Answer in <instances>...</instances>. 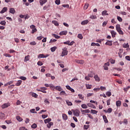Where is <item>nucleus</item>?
<instances>
[{
    "label": "nucleus",
    "instance_id": "nucleus-64",
    "mask_svg": "<svg viewBox=\"0 0 130 130\" xmlns=\"http://www.w3.org/2000/svg\"><path fill=\"white\" fill-rule=\"evenodd\" d=\"M42 38H43V37H42V36H40V37H38L37 38V39L38 40H41V39H42Z\"/></svg>",
    "mask_w": 130,
    "mask_h": 130
},
{
    "label": "nucleus",
    "instance_id": "nucleus-55",
    "mask_svg": "<svg viewBox=\"0 0 130 130\" xmlns=\"http://www.w3.org/2000/svg\"><path fill=\"white\" fill-rule=\"evenodd\" d=\"M37 64L38 66H43V63L41 61H39Z\"/></svg>",
    "mask_w": 130,
    "mask_h": 130
},
{
    "label": "nucleus",
    "instance_id": "nucleus-14",
    "mask_svg": "<svg viewBox=\"0 0 130 130\" xmlns=\"http://www.w3.org/2000/svg\"><path fill=\"white\" fill-rule=\"evenodd\" d=\"M46 3H47V0H40V4L41 6H43L44 4H46Z\"/></svg>",
    "mask_w": 130,
    "mask_h": 130
},
{
    "label": "nucleus",
    "instance_id": "nucleus-44",
    "mask_svg": "<svg viewBox=\"0 0 130 130\" xmlns=\"http://www.w3.org/2000/svg\"><path fill=\"white\" fill-rule=\"evenodd\" d=\"M78 38L79 39H83V35L81 34H79L78 35Z\"/></svg>",
    "mask_w": 130,
    "mask_h": 130
},
{
    "label": "nucleus",
    "instance_id": "nucleus-52",
    "mask_svg": "<svg viewBox=\"0 0 130 130\" xmlns=\"http://www.w3.org/2000/svg\"><path fill=\"white\" fill-rule=\"evenodd\" d=\"M88 77L89 78H93V76H94V73H91L88 75Z\"/></svg>",
    "mask_w": 130,
    "mask_h": 130
},
{
    "label": "nucleus",
    "instance_id": "nucleus-48",
    "mask_svg": "<svg viewBox=\"0 0 130 130\" xmlns=\"http://www.w3.org/2000/svg\"><path fill=\"white\" fill-rule=\"evenodd\" d=\"M111 101V99H109L107 101V105L109 106V105H110V102Z\"/></svg>",
    "mask_w": 130,
    "mask_h": 130
},
{
    "label": "nucleus",
    "instance_id": "nucleus-22",
    "mask_svg": "<svg viewBox=\"0 0 130 130\" xmlns=\"http://www.w3.org/2000/svg\"><path fill=\"white\" fill-rule=\"evenodd\" d=\"M55 89L57 90V91H59V92H60V91H61V90H62V88H61V87H60L59 86H57L55 87Z\"/></svg>",
    "mask_w": 130,
    "mask_h": 130
},
{
    "label": "nucleus",
    "instance_id": "nucleus-61",
    "mask_svg": "<svg viewBox=\"0 0 130 130\" xmlns=\"http://www.w3.org/2000/svg\"><path fill=\"white\" fill-rule=\"evenodd\" d=\"M125 58L126 59V60H129L130 61V55L129 56H126L125 57Z\"/></svg>",
    "mask_w": 130,
    "mask_h": 130
},
{
    "label": "nucleus",
    "instance_id": "nucleus-43",
    "mask_svg": "<svg viewBox=\"0 0 130 130\" xmlns=\"http://www.w3.org/2000/svg\"><path fill=\"white\" fill-rule=\"evenodd\" d=\"M130 89V86H128L127 87L123 89L124 92H127V91H128V89Z\"/></svg>",
    "mask_w": 130,
    "mask_h": 130
},
{
    "label": "nucleus",
    "instance_id": "nucleus-63",
    "mask_svg": "<svg viewBox=\"0 0 130 130\" xmlns=\"http://www.w3.org/2000/svg\"><path fill=\"white\" fill-rule=\"evenodd\" d=\"M110 62H111V63L113 64L115 63V60L112 59H111Z\"/></svg>",
    "mask_w": 130,
    "mask_h": 130
},
{
    "label": "nucleus",
    "instance_id": "nucleus-4",
    "mask_svg": "<svg viewBox=\"0 0 130 130\" xmlns=\"http://www.w3.org/2000/svg\"><path fill=\"white\" fill-rule=\"evenodd\" d=\"M67 48H64L62 49V52L61 53V56H64V55H68V51H67Z\"/></svg>",
    "mask_w": 130,
    "mask_h": 130
},
{
    "label": "nucleus",
    "instance_id": "nucleus-18",
    "mask_svg": "<svg viewBox=\"0 0 130 130\" xmlns=\"http://www.w3.org/2000/svg\"><path fill=\"white\" fill-rule=\"evenodd\" d=\"M81 112H84V113H90V110H81Z\"/></svg>",
    "mask_w": 130,
    "mask_h": 130
},
{
    "label": "nucleus",
    "instance_id": "nucleus-21",
    "mask_svg": "<svg viewBox=\"0 0 130 130\" xmlns=\"http://www.w3.org/2000/svg\"><path fill=\"white\" fill-rule=\"evenodd\" d=\"M23 81L22 80H18L17 82L16 83L15 86H21Z\"/></svg>",
    "mask_w": 130,
    "mask_h": 130
},
{
    "label": "nucleus",
    "instance_id": "nucleus-33",
    "mask_svg": "<svg viewBox=\"0 0 130 130\" xmlns=\"http://www.w3.org/2000/svg\"><path fill=\"white\" fill-rule=\"evenodd\" d=\"M16 119L18 121H22V120H23V119L20 117V116H17L16 117Z\"/></svg>",
    "mask_w": 130,
    "mask_h": 130
},
{
    "label": "nucleus",
    "instance_id": "nucleus-29",
    "mask_svg": "<svg viewBox=\"0 0 130 130\" xmlns=\"http://www.w3.org/2000/svg\"><path fill=\"white\" fill-rule=\"evenodd\" d=\"M81 107L82 108H83V109H86L88 108V106L85 104H83L82 105H81Z\"/></svg>",
    "mask_w": 130,
    "mask_h": 130
},
{
    "label": "nucleus",
    "instance_id": "nucleus-57",
    "mask_svg": "<svg viewBox=\"0 0 130 130\" xmlns=\"http://www.w3.org/2000/svg\"><path fill=\"white\" fill-rule=\"evenodd\" d=\"M123 47H124V48H127V47H129V46L128 45V44L127 43L126 44H124Z\"/></svg>",
    "mask_w": 130,
    "mask_h": 130
},
{
    "label": "nucleus",
    "instance_id": "nucleus-23",
    "mask_svg": "<svg viewBox=\"0 0 130 130\" xmlns=\"http://www.w3.org/2000/svg\"><path fill=\"white\" fill-rule=\"evenodd\" d=\"M5 115L4 113H3L2 112H0V119H3V118H5Z\"/></svg>",
    "mask_w": 130,
    "mask_h": 130
},
{
    "label": "nucleus",
    "instance_id": "nucleus-28",
    "mask_svg": "<svg viewBox=\"0 0 130 130\" xmlns=\"http://www.w3.org/2000/svg\"><path fill=\"white\" fill-rule=\"evenodd\" d=\"M51 125H53V122H49L47 124V126L48 127V128H50V127H51Z\"/></svg>",
    "mask_w": 130,
    "mask_h": 130
},
{
    "label": "nucleus",
    "instance_id": "nucleus-53",
    "mask_svg": "<svg viewBox=\"0 0 130 130\" xmlns=\"http://www.w3.org/2000/svg\"><path fill=\"white\" fill-rule=\"evenodd\" d=\"M91 87H92V85H89V84L86 85V89H91Z\"/></svg>",
    "mask_w": 130,
    "mask_h": 130
},
{
    "label": "nucleus",
    "instance_id": "nucleus-32",
    "mask_svg": "<svg viewBox=\"0 0 130 130\" xmlns=\"http://www.w3.org/2000/svg\"><path fill=\"white\" fill-rule=\"evenodd\" d=\"M30 56L29 55L26 56L24 58V61H28L29 59Z\"/></svg>",
    "mask_w": 130,
    "mask_h": 130
},
{
    "label": "nucleus",
    "instance_id": "nucleus-13",
    "mask_svg": "<svg viewBox=\"0 0 130 130\" xmlns=\"http://www.w3.org/2000/svg\"><path fill=\"white\" fill-rule=\"evenodd\" d=\"M67 34L68 31L67 30L62 31L59 33V35H60V36H62V35H67Z\"/></svg>",
    "mask_w": 130,
    "mask_h": 130
},
{
    "label": "nucleus",
    "instance_id": "nucleus-6",
    "mask_svg": "<svg viewBox=\"0 0 130 130\" xmlns=\"http://www.w3.org/2000/svg\"><path fill=\"white\" fill-rule=\"evenodd\" d=\"M75 42L74 41H72L71 42L70 41H67L66 42H63V44H66V45H69L72 46L73 44H74Z\"/></svg>",
    "mask_w": 130,
    "mask_h": 130
},
{
    "label": "nucleus",
    "instance_id": "nucleus-2",
    "mask_svg": "<svg viewBox=\"0 0 130 130\" xmlns=\"http://www.w3.org/2000/svg\"><path fill=\"white\" fill-rule=\"evenodd\" d=\"M72 111L75 116H80V113H81V112H80V110L76 109V110H73Z\"/></svg>",
    "mask_w": 130,
    "mask_h": 130
},
{
    "label": "nucleus",
    "instance_id": "nucleus-38",
    "mask_svg": "<svg viewBox=\"0 0 130 130\" xmlns=\"http://www.w3.org/2000/svg\"><path fill=\"white\" fill-rule=\"evenodd\" d=\"M19 79H20V80H22V81H26L27 80V78H26V77H24V76L20 77Z\"/></svg>",
    "mask_w": 130,
    "mask_h": 130
},
{
    "label": "nucleus",
    "instance_id": "nucleus-51",
    "mask_svg": "<svg viewBox=\"0 0 130 130\" xmlns=\"http://www.w3.org/2000/svg\"><path fill=\"white\" fill-rule=\"evenodd\" d=\"M35 32H37V29L36 28H33L32 29L31 34H34V33H35Z\"/></svg>",
    "mask_w": 130,
    "mask_h": 130
},
{
    "label": "nucleus",
    "instance_id": "nucleus-17",
    "mask_svg": "<svg viewBox=\"0 0 130 130\" xmlns=\"http://www.w3.org/2000/svg\"><path fill=\"white\" fill-rule=\"evenodd\" d=\"M111 34L112 35V37L113 38H114L115 37V35H116V32H115L114 30H112L111 31Z\"/></svg>",
    "mask_w": 130,
    "mask_h": 130
},
{
    "label": "nucleus",
    "instance_id": "nucleus-11",
    "mask_svg": "<svg viewBox=\"0 0 130 130\" xmlns=\"http://www.w3.org/2000/svg\"><path fill=\"white\" fill-rule=\"evenodd\" d=\"M8 11V8L4 7L3 8L2 10L0 12V14H4V13H6Z\"/></svg>",
    "mask_w": 130,
    "mask_h": 130
},
{
    "label": "nucleus",
    "instance_id": "nucleus-30",
    "mask_svg": "<svg viewBox=\"0 0 130 130\" xmlns=\"http://www.w3.org/2000/svg\"><path fill=\"white\" fill-rule=\"evenodd\" d=\"M62 118L64 120H67V119H68V116L66 114H63Z\"/></svg>",
    "mask_w": 130,
    "mask_h": 130
},
{
    "label": "nucleus",
    "instance_id": "nucleus-16",
    "mask_svg": "<svg viewBox=\"0 0 130 130\" xmlns=\"http://www.w3.org/2000/svg\"><path fill=\"white\" fill-rule=\"evenodd\" d=\"M77 63H80V64H84L85 62L84 60H76Z\"/></svg>",
    "mask_w": 130,
    "mask_h": 130
},
{
    "label": "nucleus",
    "instance_id": "nucleus-46",
    "mask_svg": "<svg viewBox=\"0 0 130 130\" xmlns=\"http://www.w3.org/2000/svg\"><path fill=\"white\" fill-rule=\"evenodd\" d=\"M31 128H36L37 127V125L35 123L32 124V125L31 126Z\"/></svg>",
    "mask_w": 130,
    "mask_h": 130
},
{
    "label": "nucleus",
    "instance_id": "nucleus-49",
    "mask_svg": "<svg viewBox=\"0 0 130 130\" xmlns=\"http://www.w3.org/2000/svg\"><path fill=\"white\" fill-rule=\"evenodd\" d=\"M107 96H108V97H110L111 96V92L108 91L106 92Z\"/></svg>",
    "mask_w": 130,
    "mask_h": 130
},
{
    "label": "nucleus",
    "instance_id": "nucleus-20",
    "mask_svg": "<svg viewBox=\"0 0 130 130\" xmlns=\"http://www.w3.org/2000/svg\"><path fill=\"white\" fill-rule=\"evenodd\" d=\"M94 79H95V80L96 82L100 81V78H99V77H98V75H96L94 76Z\"/></svg>",
    "mask_w": 130,
    "mask_h": 130
},
{
    "label": "nucleus",
    "instance_id": "nucleus-37",
    "mask_svg": "<svg viewBox=\"0 0 130 130\" xmlns=\"http://www.w3.org/2000/svg\"><path fill=\"white\" fill-rule=\"evenodd\" d=\"M1 25H2V26H6V24H7V22H6V21H2L0 22Z\"/></svg>",
    "mask_w": 130,
    "mask_h": 130
},
{
    "label": "nucleus",
    "instance_id": "nucleus-50",
    "mask_svg": "<svg viewBox=\"0 0 130 130\" xmlns=\"http://www.w3.org/2000/svg\"><path fill=\"white\" fill-rule=\"evenodd\" d=\"M88 7H89V4H85L84 6V10H87L88 9Z\"/></svg>",
    "mask_w": 130,
    "mask_h": 130
},
{
    "label": "nucleus",
    "instance_id": "nucleus-62",
    "mask_svg": "<svg viewBox=\"0 0 130 130\" xmlns=\"http://www.w3.org/2000/svg\"><path fill=\"white\" fill-rule=\"evenodd\" d=\"M60 95H66V91H61L60 92Z\"/></svg>",
    "mask_w": 130,
    "mask_h": 130
},
{
    "label": "nucleus",
    "instance_id": "nucleus-60",
    "mask_svg": "<svg viewBox=\"0 0 130 130\" xmlns=\"http://www.w3.org/2000/svg\"><path fill=\"white\" fill-rule=\"evenodd\" d=\"M36 44H37V43H36V42H35V41H33V42H30V45H36Z\"/></svg>",
    "mask_w": 130,
    "mask_h": 130
},
{
    "label": "nucleus",
    "instance_id": "nucleus-5",
    "mask_svg": "<svg viewBox=\"0 0 130 130\" xmlns=\"http://www.w3.org/2000/svg\"><path fill=\"white\" fill-rule=\"evenodd\" d=\"M49 56V55H44V54H40L38 55V58H45L46 57H48Z\"/></svg>",
    "mask_w": 130,
    "mask_h": 130
},
{
    "label": "nucleus",
    "instance_id": "nucleus-3",
    "mask_svg": "<svg viewBox=\"0 0 130 130\" xmlns=\"http://www.w3.org/2000/svg\"><path fill=\"white\" fill-rule=\"evenodd\" d=\"M46 90H47V88L46 87H41L40 89H37V91L38 92H42V93H46L47 92L45 91Z\"/></svg>",
    "mask_w": 130,
    "mask_h": 130
},
{
    "label": "nucleus",
    "instance_id": "nucleus-1",
    "mask_svg": "<svg viewBox=\"0 0 130 130\" xmlns=\"http://www.w3.org/2000/svg\"><path fill=\"white\" fill-rule=\"evenodd\" d=\"M116 29L120 35H123V31H122L121 28H120V24H118L116 25Z\"/></svg>",
    "mask_w": 130,
    "mask_h": 130
},
{
    "label": "nucleus",
    "instance_id": "nucleus-34",
    "mask_svg": "<svg viewBox=\"0 0 130 130\" xmlns=\"http://www.w3.org/2000/svg\"><path fill=\"white\" fill-rule=\"evenodd\" d=\"M90 19H92V20H95V19H97V16L96 15H91L89 17Z\"/></svg>",
    "mask_w": 130,
    "mask_h": 130
},
{
    "label": "nucleus",
    "instance_id": "nucleus-35",
    "mask_svg": "<svg viewBox=\"0 0 130 130\" xmlns=\"http://www.w3.org/2000/svg\"><path fill=\"white\" fill-rule=\"evenodd\" d=\"M52 23L53 24H54L55 26H59V24H58V22L55 21V20H54V21H52Z\"/></svg>",
    "mask_w": 130,
    "mask_h": 130
},
{
    "label": "nucleus",
    "instance_id": "nucleus-40",
    "mask_svg": "<svg viewBox=\"0 0 130 130\" xmlns=\"http://www.w3.org/2000/svg\"><path fill=\"white\" fill-rule=\"evenodd\" d=\"M57 41V40L55 39H51L49 42V43H54V42H56Z\"/></svg>",
    "mask_w": 130,
    "mask_h": 130
},
{
    "label": "nucleus",
    "instance_id": "nucleus-8",
    "mask_svg": "<svg viewBox=\"0 0 130 130\" xmlns=\"http://www.w3.org/2000/svg\"><path fill=\"white\" fill-rule=\"evenodd\" d=\"M10 105H10V103H9L4 104L2 106V108H3V109H5V108H8V107H9V106H10Z\"/></svg>",
    "mask_w": 130,
    "mask_h": 130
},
{
    "label": "nucleus",
    "instance_id": "nucleus-7",
    "mask_svg": "<svg viewBox=\"0 0 130 130\" xmlns=\"http://www.w3.org/2000/svg\"><path fill=\"white\" fill-rule=\"evenodd\" d=\"M109 66H110L109 62H107L104 64L103 68L105 71H108V67H109Z\"/></svg>",
    "mask_w": 130,
    "mask_h": 130
},
{
    "label": "nucleus",
    "instance_id": "nucleus-24",
    "mask_svg": "<svg viewBox=\"0 0 130 130\" xmlns=\"http://www.w3.org/2000/svg\"><path fill=\"white\" fill-rule=\"evenodd\" d=\"M50 49H51V51L52 52H54V51H55V50H56V49H57V47L54 46V47H51L50 48Z\"/></svg>",
    "mask_w": 130,
    "mask_h": 130
},
{
    "label": "nucleus",
    "instance_id": "nucleus-9",
    "mask_svg": "<svg viewBox=\"0 0 130 130\" xmlns=\"http://www.w3.org/2000/svg\"><path fill=\"white\" fill-rule=\"evenodd\" d=\"M66 88H67V89H68V90H69L70 91H71V92L72 93H75V90L74 89L72 88L71 87V86H70L69 85H67Z\"/></svg>",
    "mask_w": 130,
    "mask_h": 130
},
{
    "label": "nucleus",
    "instance_id": "nucleus-39",
    "mask_svg": "<svg viewBox=\"0 0 130 130\" xmlns=\"http://www.w3.org/2000/svg\"><path fill=\"white\" fill-rule=\"evenodd\" d=\"M52 36L53 37H54L55 38H56V39H59V38H60V36H57V35L55 34H53Z\"/></svg>",
    "mask_w": 130,
    "mask_h": 130
},
{
    "label": "nucleus",
    "instance_id": "nucleus-15",
    "mask_svg": "<svg viewBox=\"0 0 130 130\" xmlns=\"http://www.w3.org/2000/svg\"><path fill=\"white\" fill-rule=\"evenodd\" d=\"M116 105L117 107H120L121 106V101H117L116 102Z\"/></svg>",
    "mask_w": 130,
    "mask_h": 130
},
{
    "label": "nucleus",
    "instance_id": "nucleus-59",
    "mask_svg": "<svg viewBox=\"0 0 130 130\" xmlns=\"http://www.w3.org/2000/svg\"><path fill=\"white\" fill-rule=\"evenodd\" d=\"M45 103H46V104H49V103H50L49 102V101H48V99H45V101H44Z\"/></svg>",
    "mask_w": 130,
    "mask_h": 130
},
{
    "label": "nucleus",
    "instance_id": "nucleus-26",
    "mask_svg": "<svg viewBox=\"0 0 130 130\" xmlns=\"http://www.w3.org/2000/svg\"><path fill=\"white\" fill-rule=\"evenodd\" d=\"M109 15L108 13H107V11L105 10L102 12V16H108Z\"/></svg>",
    "mask_w": 130,
    "mask_h": 130
},
{
    "label": "nucleus",
    "instance_id": "nucleus-27",
    "mask_svg": "<svg viewBox=\"0 0 130 130\" xmlns=\"http://www.w3.org/2000/svg\"><path fill=\"white\" fill-rule=\"evenodd\" d=\"M103 119H104V120L105 123H108V120H107V118L106 117V116L104 115V116H103Z\"/></svg>",
    "mask_w": 130,
    "mask_h": 130
},
{
    "label": "nucleus",
    "instance_id": "nucleus-19",
    "mask_svg": "<svg viewBox=\"0 0 130 130\" xmlns=\"http://www.w3.org/2000/svg\"><path fill=\"white\" fill-rule=\"evenodd\" d=\"M51 120V118H50L45 119L44 120V123H46H46H49V122H50Z\"/></svg>",
    "mask_w": 130,
    "mask_h": 130
},
{
    "label": "nucleus",
    "instance_id": "nucleus-25",
    "mask_svg": "<svg viewBox=\"0 0 130 130\" xmlns=\"http://www.w3.org/2000/svg\"><path fill=\"white\" fill-rule=\"evenodd\" d=\"M10 13L11 14H15V13H16V11H15V9H14V8H10Z\"/></svg>",
    "mask_w": 130,
    "mask_h": 130
},
{
    "label": "nucleus",
    "instance_id": "nucleus-12",
    "mask_svg": "<svg viewBox=\"0 0 130 130\" xmlns=\"http://www.w3.org/2000/svg\"><path fill=\"white\" fill-rule=\"evenodd\" d=\"M89 23V20H85L81 22V25H87Z\"/></svg>",
    "mask_w": 130,
    "mask_h": 130
},
{
    "label": "nucleus",
    "instance_id": "nucleus-36",
    "mask_svg": "<svg viewBox=\"0 0 130 130\" xmlns=\"http://www.w3.org/2000/svg\"><path fill=\"white\" fill-rule=\"evenodd\" d=\"M91 113L93 114H97V113H98V111H96L95 110H91Z\"/></svg>",
    "mask_w": 130,
    "mask_h": 130
},
{
    "label": "nucleus",
    "instance_id": "nucleus-42",
    "mask_svg": "<svg viewBox=\"0 0 130 130\" xmlns=\"http://www.w3.org/2000/svg\"><path fill=\"white\" fill-rule=\"evenodd\" d=\"M90 125H84L83 126V128L84 129H88Z\"/></svg>",
    "mask_w": 130,
    "mask_h": 130
},
{
    "label": "nucleus",
    "instance_id": "nucleus-45",
    "mask_svg": "<svg viewBox=\"0 0 130 130\" xmlns=\"http://www.w3.org/2000/svg\"><path fill=\"white\" fill-rule=\"evenodd\" d=\"M117 19L119 22H122V18L120 17V16H117Z\"/></svg>",
    "mask_w": 130,
    "mask_h": 130
},
{
    "label": "nucleus",
    "instance_id": "nucleus-31",
    "mask_svg": "<svg viewBox=\"0 0 130 130\" xmlns=\"http://www.w3.org/2000/svg\"><path fill=\"white\" fill-rule=\"evenodd\" d=\"M66 103L68 105V106H72L73 105V103H71L70 101H66Z\"/></svg>",
    "mask_w": 130,
    "mask_h": 130
},
{
    "label": "nucleus",
    "instance_id": "nucleus-47",
    "mask_svg": "<svg viewBox=\"0 0 130 130\" xmlns=\"http://www.w3.org/2000/svg\"><path fill=\"white\" fill-rule=\"evenodd\" d=\"M78 97H79L80 99H81L82 100H84V98L82 94H78Z\"/></svg>",
    "mask_w": 130,
    "mask_h": 130
},
{
    "label": "nucleus",
    "instance_id": "nucleus-58",
    "mask_svg": "<svg viewBox=\"0 0 130 130\" xmlns=\"http://www.w3.org/2000/svg\"><path fill=\"white\" fill-rule=\"evenodd\" d=\"M87 115L91 119H94V117H93L91 114H87Z\"/></svg>",
    "mask_w": 130,
    "mask_h": 130
},
{
    "label": "nucleus",
    "instance_id": "nucleus-41",
    "mask_svg": "<svg viewBox=\"0 0 130 130\" xmlns=\"http://www.w3.org/2000/svg\"><path fill=\"white\" fill-rule=\"evenodd\" d=\"M31 96L32 97H34V98H37L38 97V95L35 93H32Z\"/></svg>",
    "mask_w": 130,
    "mask_h": 130
},
{
    "label": "nucleus",
    "instance_id": "nucleus-54",
    "mask_svg": "<svg viewBox=\"0 0 130 130\" xmlns=\"http://www.w3.org/2000/svg\"><path fill=\"white\" fill-rule=\"evenodd\" d=\"M55 3L56 5H60V0H56Z\"/></svg>",
    "mask_w": 130,
    "mask_h": 130
},
{
    "label": "nucleus",
    "instance_id": "nucleus-10",
    "mask_svg": "<svg viewBox=\"0 0 130 130\" xmlns=\"http://www.w3.org/2000/svg\"><path fill=\"white\" fill-rule=\"evenodd\" d=\"M112 41L108 40L107 42L105 43L106 45H108L109 46H112Z\"/></svg>",
    "mask_w": 130,
    "mask_h": 130
},
{
    "label": "nucleus",
    "instance_id": "nucleus-56",
    "mask_svg": "<svg viewBox=\"0 0 130 130\" xmlns=\"http://www.w3.org/2000/svg\"><path fill=\"white\" fill-rule=\"evenodd\" d=\"M62 7H63V8H70V5H69V4H67V5H62Z\"/></svg>",
    "mask_w": 130,
    "mask_h": 130
}]
</instances>
